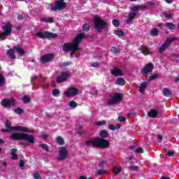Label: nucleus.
Listing matches in <instances>:
<instances>
[{"instance_id":"obj_44","label":"nucleus","mask_w":179,"mask_h":179,"mask_svg":"<svg viewBox=\"0 0 179 179\" xmlns=\"http://www.w3.org/2000/svg\"><path fill=\"white\" fill-rule=\"evenodd\" d=\"M39 148H41L43 150H45L46 152H49L50 150L47 144H39Z\"/></svg>"},{"instance_id":"obj_6","label":"nucleus","mask_w":179,"mask_h":179,"mask_svg":"<svg viewBox=\"0 0 179 179\" xmlns=\"http://www.w3.org/2000/svg\"><path fill=\"white\" fill-rule=\"evenodd\" d=\"M35 36H36V37H38L39 38H48L49 40L58 37V34L47 31H45V32H36Z\"/></svg>"},{"instance_id":"obj_36","label":"nucleus","mask_w":179,"mask_h":179,"mask_svg":"<svg viewBox=\"0 0 179 179\" xmlns=\"http://www.w3.org/2000/svg\"><path fill=\"white\" fill-rule=\"evenodd\" d=\"M83 31H89V30H90V25L87 23H85L84 24H83Z\"/></svg>"},{"instance_id":"obj_42","label":"nucleus","mask_w":179,"mask_h":179,"mask_svg":"<svg viewBox=\"0 0 179 179\" xmlns=\"http://www.w3.org/2000/svg\"><path fill=\"white\" fill-rule=\"evenodd\" d=\"M112 23L115 27H120V20L114 19L113 20Z\"/></svg>"},{"instance_id":"obj_63","label":"nucleus","mask_w":179,"mask_h":179,"mask_svg":"<svg viewBox=\"0 0 179 179\" xmlns=\"http://www.w3.org/2000/svg\"><path fill=\"white\" fill-rule=\"evenodd\" d=\"M139 7V9H146V8H148V6H146L145 5H138Z\"/></svg>"},{"instance_id":"obj_24","label":"nucleus","mask_w":179,"mask_h":179,"mask_svg":"<svg viewBox=\"0 0 179 179\" xmlns=\"http://www.w3.org/2000/svg\"><path fill=\"white\" fill-rule=\"evenodd\" d=\"M7 55H8L10 59H16V55H15V49H9L7 51Z\"/></svg>"},{"instance_id":"obj_34","label":"nucleus","mask_w":179,"mask_h":179,"mask_svg":"<svg viewBox=\"0 0 179 179\" xmlns=\"http://www.w3.org/2000/svg\"><path fill=\"white\" fill-rule=\"evenodd\" d=\"M166 27L169 28L170 30H176V25L171 22H167L165 24Z\"/></svg>"},{"instance_id":"obj_32","label":"nucleus","mask_w":179,"mask_h":179,"mask_svg":"<svg viewBox=\"0 0 179 179\" xmlns=\"http://www.w3.org/2000/svg\"><path fill=\"white\" fill-rule=\"evenodd\" d=\"M150 36L152 37H156V36H159V29L157 28H152L151 29Z\"/></svg>"},{"instance_id":"obj_43","label":"nucleus","mask_w":179,"mask_h":179,"mask_svg":"<svg viewBox=\"0 0 179 179\" xmlns=\"http://www.w3.org/2000/svg\"><path fill=\"white\" fill-rule=\"evenodd\" d=\"M157 78H159L158 74H153L149 77L148 82H151V80H155V79H157Z\"/></svg>"},{"instance_id":"obj_12","label":"nucleus","mask_w":179,"mask_h":179,"mask_svg":"<svg viewBox=\"0 0 179 179\" xmlns=\"http://www.w3.org/2000/svg\"><path fill=\"white\" fill-rule=\"evenodd\" d=\"M79 93V90L78 88L72 87L67 89L66 92H64V96L66 97H75V96H78Z\"/></svg>"},{"instance_id":"obj_10","label":"nucleus","mask_w":179,"mask_h":179,"mask_svg":"<svg viewBox=\"0 0 179 179\" xmlns=\"http://www.w3.org/2000/svg\"><path fill=\"white\" fill-rule=\"evenodd\" d=\"M177 38L173 37V38H166V41L165 43H164L159 49V52L160 54L163 53L165 50H166L170 46V43H173V41H176Z\"/></svg>"},{"instance_id":"obj_46","label":"nucleus","mask_w":179,"mask_h":179,"mask_svg":"<svg viewBox=\"0 0 179 179\" xmlns=\"http://www.w3.org/2000/svg\"><path fill=\"white\" fill-rule=\"evenodd\" d=\"M164 16H165L166 19H170L171 17H173V14H171L170 12H164Z\"/></svg>"},{"instance_id":"obj_56","label":"nucleus","mask_w":179,"mask_h":179,"mask_svg":"<svg viewBox=\"0 0 179 179\" xmlns=\"http://www.w3.org/2000/svg\"><path fill=\"white\" fill-rule=\"evenodd\" d=\"M34 179H42L41 176H40V174L38 173H34Z\"/></svg>"},{"instance_id":"obj_39","label":"nucleus","mask_w":179,"mask_h":179,"mask_svg":"<svg viewBox=\"0 0 179 179\" xmlns=\"http://www.w3.org/2000/svg\"><path fill=\"white\" fill-rule=\"evenodd\" d=\"M71 65V62H64L60 63L59 68H66V66H69Z\"/></svg>"},{"instance_id":"obj_62","label":"nucleus","mask_w":179,"mask_h":179,"mask_svg":"<svg viewBox=\"0 0 179 179\" xmlns=\"http://www.w3.org/2000/svg\"><path fill=\"white\" fill-rule=\"evenodd\" d=\"M75 51L73 50H71V52H70V58H73V55H75Z\"/></svg>"},{"instance_id":"obj_37","label":"nucleus","mask_w":179,"mask_h":179,"mask_svg":"<svg viewBox=\"0 0 179 179\" xmlns=\"http://www.w3.org/2000/svg\"><path fill=\"white\" fill-rule=\"evenodd\" d=\"M17 131H19L20 132H27V127L23 126H17Z\"/></svg>"},{"instance_id":"obj_49","label":"nucleus","mask_w":179,"mask_h":179,"mask_svg":"<svg viewBox=\"0 0 179 179\" xmlns=\"http://www.w3.org/2000/svg\"><path fill=\"white\" fill-rule=\"evenodd\" d=\"M22 100L24 103H29L31 101L30 98L27 96H23Z\"/></svg>"},{"instance_id":"obj_20","label":"nucleus","mask_w":179,"mask_h":179,"mask_svg":"<svg viewBox=\"0 0 179 179\" xmlns=\"http://www.w3.org/2000/svg\"><path fill=\"white\" fill-rule=\"evenodd\" d=\"M141 51V54L143 55H149L150 54V50L148 48V46L141 45V48L138 49Z\"/></svg>"},{"instance_id":"obj_19","label":"nucleus","mask_w":179,"mask_h":179,"mask_svg":"<svg viewBox=\"0 0 179 179\" xmlns=\"http://www.w3.org/2000/svg\"><path fill=\"white\" fill-rule=\"evenodd\" d=\"M99 138L101 139H106V138H108L110 136V134L107 130H101L99 132Z\"/></svg>"},{"instance_id":"obj_5","label":"nucleus","mask_w":179,"mask_h":179,"mask_svg":"<svg viewBox=\"0 0 179 179\" xmlns=\"http://www.w3.org/2000/svg\"><path fill=\"white\" fill-rule=\"evenodd\" d=\"M65 0H57L55 1V5H50V10L52 12H57V10H64L66 8L67 5Z\"/></svg>"},{"instance_id":"obj_45","label":"nucleus","mask_w":179,"mask_h":179,"mask_svg":"<svg viewBox=\"0 0 179 179\" xmlns=\"http://www.w3.org/2000/svg\"><path fill=\"white\" fill-rule=\"evenodd\" d=\"M129 170H130L131 171H138V170H139V166H129Z\"/></svg>"},{"instance_id":"obj_23","label":"nucleus","mask_w":179,"mask_h":179,"mask_svg":"<svg viewBox=\"0 0 179 179\" xmlns=\"http://www.w3.org/2000/svg\"><path fill=\"white\" fill-rule=\"evenodd\" d=\"M146 87H148V83L147 82H143L140 84L138 87V90L140 93H143L145 90H146Z\"/></svg>"},{"instance_id":"obj_54","label":"nucleus","mask_w":179,"mask_h":179,"mask_svg":"<svg viewBox=\"0 0 179 179\" xmlns=\"http://www.w3.org/2000/svg\"><path fill=\"white\" fill-rule=\"evenodd\" d=\"M26 17V15H19L17 17V19L20 21L24 20V18Z\"/></svg>"},{"instance_id":"obj_16","label":"nucleus","mask_w":179,"mask_h":179,"mask_svg":"<svg viewBox=\"0 0 179 179\" xmlns=\"http://www.w3.org/2000/svg\"><path fill=\"white\" fill-rule=\"evenodd\" d=\"M74 48L73 46V43H66L63 45V50L64 51H66V52L71 51Z\"/></svg>"},{"instance_id":"obj_64","label":"nucleus","mask_w":179,"mask_h":179,"mask_svg":"<svg viewBox=\"0 0 179 179\" xmlns=\"http://www.w3.org/2000/svg\"><path fill=\"white\" fill-rule=\"evenodd\" d=\"M128 117H136V114L134 113H130L128 114Z\"/></svg>"},{"instance_id":"obj_55","label":"nucleus","mask_w":179,"mask_h":179,"mask_svg":"<svg viewBox=\"0 0 179 179\" xmlns=\"http://www.w3.org/2000/svg\"><path fill=\"white\" fill-rule=\"evenodd\" d=\"M135 153H143V148H138L135 150Z\"/></svg>"},{"instance_id":"obj_11","label":"nucleus","mask_w":179,"mask_h":179,"mask_svg":"<svg viewBox=\"0 0 179 179\" xmlns=\"http://www.w3.org/2000/svg\"><path fill=\"white\" fill-rule=\"evenodd\" d=\"M1 106L5 108H9L10 107H15L16 106V100L14 99H5L1 101Z\"/></svg>"},{"instance_id":"obj_14","label":"nucleus","mask_w":179,"mask_h":179,"mask_svg":"<svg viewBox=\"0 0 179 179\" xmlns=\"http://www.w3.org/2000/svg\"><path fill=\"white\" fill-rule=\"evenodd\" d=\"M69 75H70L69 71L62 72L56 79L57 83H62L63 82H65L66 79L69 78Z\"/></svg>"},{"instance_id":"obj_28","label":"nucleus","mask_w":179,"mask_h":179,"mask_svg":"<svg viewBox=\"0 0 179 179\" xmlns=\"http://www.w3.org/2000/svg\"><path fill=\"white\" fill-rule=\"evenodd\" d=\"M112 171L115 174V176H117V174L122 171V169H121V166H115L112 169Z\"/></svg>"},{"instance_id":"obj_38","label":"nucleus","mask_w":179,"mask_h":179,"mask_svg":"<svg viewBox=\"0 0 179 179\" xmlns=\"http://www.w3.org/2000/svg\"><path fill=\"white\" fill-rule=\"evenodd\" d=\"M111 52H113V54H120L121 52V50L114 46V47H112Z\"/></svg>"},{"instance_id":"obj_18","label":"nucleus","mask_w":179,"mask_h":179,"mask_svg":"<svg viewBox=\"0 0 179 179\" xmlns=\"http://www.w3.org/2000/svg\"><path fill=\"white\" fill-rule=\"evenodd\" d=\"M148 114L150 118H156L157 117V114H159V111L156 109H151Z\"/></svg>"},{"instance_id":"obj_27","label":"nucleus","mask_w":179,"mask_h":179,"mask_svg":"<svg viewBox=\"0 0 179 179\" xmlns=\"http://www.w3.org/2000/svg\"><path fill=\"white\" fill-rule=\"evenodd\" d=\"M16 152H17V149L13 148L10 150L11 159L13 160H17V155H16Z\"/></svg>"},{"instance_id":"obj_2","label":"nucleus","mask_w":179,"mask_h":179,"mask_svg":"<svg viewBox=\"0 0 179 179\" xmlns=\"http://www.w3.org/2000/svg\"><path fill=\"white\" fill-rule=\"evenodd\" d=\"M10 138L13 141H26L29 143H35L36 139L34 136L24 133H12Z\"/></svg>"},{"instance_id":"obj_26","label":"nucleus","mask_w":179,"mask_h":179,"mask_svg":"<svg viewBox=\"0 0 179 179\" xmlns=\"http://www.w3.org/2000/svg\"><path fill=\"white\" fill-rule=\"evenodd\" d=\"M6 85V79L2 73H0V87H3Z\"/></svg>"},{"instance_id":"obj_29","label":"nucleus","mask_w":179,"mask_h":179,"mask_svg":"<svg viewBox=\"0 0 179 179\" xmlns=\"http://www.w3.org/2000/svg\"><path fill=\"white\" fill-rule=\"evenodd\" d=\"M41 22H44L45 23H52L54 22V19L52 17H42L40 19Z\"/></svg>"},{"instance_id":"obj_59","label":"nucleus","mask_w":179,"mask_h":179,"mask_svg":"<svg viewBox=\"0 0 179 179\" xmlns=\"http://www.w3.org/2000/svg\"><path fill=\"white\" fill-rule=\"evenodd\" d=\"M37 79H38V77L37 76H31V82H34L36 80H37Z\"/></svg>"},{"instance_id":"obj_52","label":"nucleus","mask_w":179,"mask_h":179,"mask_svg":"<svg viewBox=\"0 0 179 179\" xmlns=\"http://www.w3.org/2000/svg\"><path fill=\"white\" fill-rule=\"evenodd\" d=\"M90 66H92V68H99V66H100V64H99V62H96L91 64Z\"/></svg>"},{"instance_id":"obj_51","label":"nucleus","mask_w":179,"mask_h":179,"mask_svg":"<svg viewBox=\"0 0 179 179\" xmlns=\"http://www.w3.org/2000/svg\"><path fill=\"white\" fill-rule=\"evenodd\" d=\"M117 120L120 122H125V121L127 120V117L124 116H118Z\"/></svg>"},{"instance_id":"obj_21","label":"nucleus","mask_w":179,"mask_h":179,"mask_svg":"<svg viewBox=\"0 0 179 179\" xmlns=\"http://www.w3.org/2000/svg\"><path fill=\"white\" fill-rule=\"evenodd\" d=\"M135 16H136V13L133 12L129 14V17L127 20V24H131L134 21V19H135Z\"/></svg>"},{"instance_id":"obj_3","label":"nucleus","mask_w":179,"mask_h":179,"mask_svg":"<svg viewBox=\"0 0 179 179\" xmlns=\"http://www.w3.org/2000/svg\"><path fill=\"white\" fill-rule=\"evenodd\" d=\"M94 26L96 33H101L103 30H107L108 29V23L99 16L94 17Z\"/></svg>"},{"instance_id":"obj_7","label":"nucleus","mask_w":179,"mask_h":179,"mask_svg":"<svg viewBox=\"0 0 179 179\" xmlns=\"http://www.w3.org/2000/svg\"><path fill=\"white\" fill-rule=\"evenodd\" d=\"M83 38H86V35L83 33H80L76 35V38L73 39V50L76 52L79 50V44H80V41L83 40Z\"/></svg>"},{"instance_id":"obj_58","label":"nucleus","mask_w":179,"mask_h":179,"mask_svg":"<svg viewBox=\"0 0 179 179\" xmlns=\"http://www.w3.org/2000/svg\"><path fill=\"white\" fill-rule=\"evenodd\" d=\"M139 8H141V6H134L131 10L133 12H136V10H139Z\"/></svg>"},{"instance_id":"obj_31","label":"nucleus","mask_w":179,"mask_h":179,"mask_svg":"<svg viewBox=\"0 0 179 179\" xmlns=\"http://www.w3.org/2000/svg\"><path fill=\"white\" fill-rule=\"evenodd\" d=\"M116 85H119V86H124V85H125V80L122 78H118L116 80Z\"/></svg>"},{"instance_id":"obj_60","label":"nucleus","mask_w":179,"mask_h":179,"mask_svg":"<svg viewBox=\"0 0 179 179\" xmlns=\"http://www.w3.org/2000/svg\"><path fill=\"white\" fill-rule=\"evenodd\" d=\"M108 128L110 131H115V126H114L113 124H110L108 126Z\"/></svg>"},{"instance_id":"obj_1","label":"nucleus","mask_w":179,"mask_h":179,"mask_svg":"<svg viewBox=\"0 0 179 179\" xmlns=\"http://www.w3.org/2000/svg\"><path fill=\"white\" fill-rule=\"evenodd\" d=\"M85 145L87 148H100L101 149H107L110 146V142L106 139L96 137L94 140L85 141Z\"/></svg>"},{"instance_id":"obj_30","label":"nucleus","mask_w":179,"mask_h":179,"mask_svg":"<svg viewBox=\"0 0 179 179\" xmlns=\"http://www.w3.org/2000/svg\"><path fill=\"white\" fill-rule=\"evenodd\" d=\"M56 143H57V145H59L60 146H62V145L65 144V141H64V138L61 136H58L56 138Z\"/></svg>"},{"instance_id":"obj_61","label":"nucleus","mask_w":179,"mask_h":179,"mask_svg":"<svg viewBox=\"0 0 179 179\" xmlns=\"http://www.w3.org/2000/svg\"><path fill=\"white\" fill-rule=\"evenodd\" d=\"M40 138H41L42 139H47V138H48V136L45 134H43L40 136Z\"/></svg>"},{"instance_id":"obj_53","label":"nucleus","mask_w":179,"mask_h":179,"mask_svg":"<svg viewBox=\"0 0 179 179\" xmlns=\"http://www.w3.org/2000/svg\"><path fill=\"white\" fill-rule=\"evenodd\" d=\"M106 120L96 122V125H98V127H100L101 125H106Z\"/></svg>"},{"instance_id":"obj_35","label":"nucleus","mask_w":179,"mask_h":179,"mask_svg":"<svg viewBox=\"0 0 179 179\" xmlns=\"http://www.w3.org/2000/svg\"><path fill=\"white\" fill-rule=\"evenodd\" d=\"M14 112L15 113V114L20 115L24 113V110L22 109V108H15L14 109Z\"/></svg>"},{"instance_id":"obj_41","label":"nucleus","mask_w":179,"mask_h":179,"mask_svg":"<svg viewBox=\"0 0 179 179\" xmlns=\"http://www.w3.org/2000/svg\"><path fill=\"white\" fill-rule=\"evenodd\" d=\"M69 106L71 108H76V107H78V103L75 101H71L69 102Z\"/></svg>"},{"instance_id":"obj_57","label":"nucleus","mask_w":179,"mask_h":179,"mask_svg":"<svg viewBox=\"0 0 179 179\" xmlns=\"http://www.w3.org/2000/svg\"><path fill=\"white\" fill-rule=\"evenodd\" d=\"M20 167L22 170H23L24 169V161L21 160L20 162Z\"/></svg>"},{"instance_id":"obj_4","label":"nucleus","mask_w":179,"mask_h":179,"mask_svg":"<svg viewBox=\"0 0 179 179\" xmlns=\"http://www.w3.org/2000/svg\"><path fill=\"white\" fill-rule=\"evenodd\" d=\"M1 29L3 30V31L0 33V40L3 41H5L3 37H8L12 34V24H10L9 22H6V24H3Z\"/></svg>"},{"instance_id":"obj_15","label":"nucleus","mask_w":179,"mask_h":179,"mask_svg":"<svg viewBox=\"0 0 179 179\" xmlns=\"http://www.w3.org/2000/svg\"><path fill=\"white\" fill-rule=\"evenodd\" d=\"M54 57H55V55L54 53L44 55L40 57V61L41 62H42V64H47V62L52 61V59H54Z\"/></svg>"},{"instance_id":"obj_13","label":"nucleus","mask_w":179,"mask_h":179,"mask_svg":"<svg viewBox=\"0 0 179 179\" xmlns=\"http://www.w3.org/2000/svg\"><path fill=\"white\" fill-rule=\"evenodd\" d=\"M68 157V150L66 148L62 147L61 150L59 151V155L57 157V159L60 162L65 160Z\"/></svg>"},{"instance_id":"obj_25","label":"nucleus","mask_w":179,"mask_h":179,"mask_svg":"<svg viewBox=\"0 0 179 179\" xmlns=\"http://www.w3.org/2000/svg\"><path fill=\"white\" fill-rule=\"evenodd\" d=\"M14 50H15V51L18 52L20 55H24V54H26L24 50H23V48L19 45H17L15 48H14Z\"/></svg>"},{"instance_id":"obj_40","label":"nucleus","mask_w":179,"mask_h":179,"mask_svg":"<svg viewBox=\"0 0 179 179\" xmlns=\"http://www.w3.org/2000/svg\"><path fill=\"white\" fill-rule=\"evenodd\" d=\"M114 33L116 36H118L119 37H121V36H125V33L123 32L122 30H115Z\"/></svg>"},{"instance_id":"obj_50","label":"nucleus","mask_w":179,"mask_h":179,"mask_svg":"<svg viewBox=\"0 0 179 179\" xmlns=\"http://www.w3.org/2000/svg\"><path fill=\"white\" fill-rule=\"evenodd\" d=\"M52 96H57V94H59V90L55 88L52 91Z\"/></svg>"},{"instance_id":"obj_8","label":"nucleus","mask_w":179,"mask_h":179,"mask_svg":"<svg viewBox=\"0 0 179 179\" xmlns=\"http://www.w3.org/2000/svg\"><path fill=\"white\" fill-rule=\"evenodd\" d=\"M153 69H155V66L152 63H148L142 68L141 73L144 78H148V75L153 72Z\"/></svg>"},{"instance_id":"obj_33","label":"nucleus","mask_w":179,"mask_h":179,"mask_svg":"<svg viewBox=\"0 0 179 179\" xmlns=\"http://www.w3.org/2000/svg\"><path fill=\"white\" fill-rule=\"evenodd\" d=\"M163 150H164V153L166 156H169V157H171L173 156H174V154L176 153L175 151H169L167 150V148H163Z\"/></svg>"},{"instance_id":"obj_48","label":"nucleus","mask_w":179,"mask_h":179,"mask_svg":"<svg viewBox=\"0 0 179 179\" xmlns=\"http://www.w3.org/2000/svg\"><path fill=\"white\" fill-rule=\"evenodd\" d=\"M12 123H10V122H9V120L6 119V128H7V129H9V128H12Z\"/></svg>"},{"instance_id":"obj_47","label":"nucleus","mask_w":179,"mask_h":179,"mask_svg":"<svg viewBox=\"0 0 179 179\" xmlns=\"http://www.w3.org/2000/svg\"><path fill=\"white\" fill-rule=\"evenodd\" d=\"M97 176H103V174H106V170L104 169H99L96 172Z\"/></svg>"},{"instance_id":"obj_17","label":"nucleus","mask_w":179,"mask_h":179,"mask_svg":"<svg viewBox=\"0 0 179 179\" xmlns=\"http://www.w3.org/2000/svg\"><path fill=\"white\" fill-rule=\"evenodd\" d=\"M111 75L113 76H122V71L118 68H114L113 69L110 70Z\"/></svg>"},{"instance_id":"obj_22","label":"nucleus","mask_w":179,"mask_h":179,"mask_svg":"<svg viewBox=\"0 0 179 179\" xmlns=\"http://www.w3.org/2000/svg\"><path fill=\"white\" fill-rule=\"evenodd\" d=\"M162 94H164V97H171L173 96V93L167 87H165L162 90Z\"/></svg>"},{"instance_id":"obj_9","label":"nucleus","mask_w":179,"mask_h":179,"mask_svg":"<svg viewBox=\"0 0 179 179\" xmlns=\"http://www.w3.org/2000/svg\"><path fill=\"white\" fill-rule=\"evenodd\" d=\"M120 101H122V94L116 92L111 99L108 100L107 104L111 106V104H117Z\"/></svg>"}]
</instances>
